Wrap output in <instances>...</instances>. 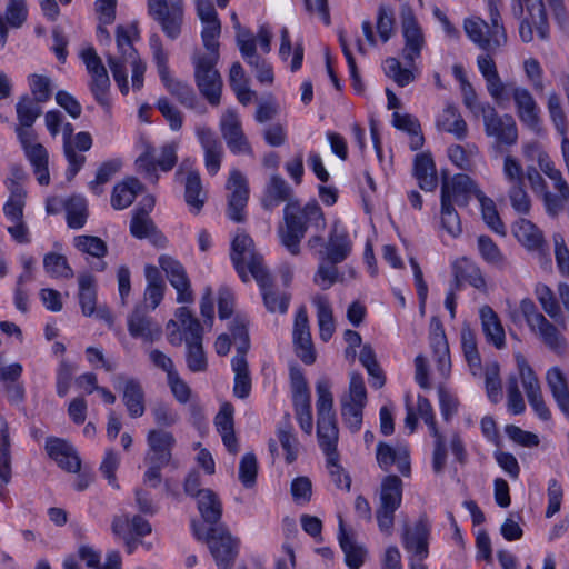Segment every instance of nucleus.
I'll use <instances>...</instances> for the list:
<instances>
[{
	"instance_id": "c9c22d12",
	"label": "nucleus",
	"mask_w": 569,
	"mask_h": 569,
	"mask_svg": "<svg viewBox=\"0 0 569 569\" xmlns=\"http://www.w3.org/2000/svg\"><path fill=\"white\" fill-rule=\"evenodd\" d=\"M122 399L131 418L142 417L146 411L144 391L136 379H124L122 386Z\"/></svg>"
},
{
	"instance_id": "e2e57ef3",
	"label": "nucleus",
	"mask_w": 569,
	"mask_h": 569,
	"mask_svg": "<svg viewBox=\"0 0 569 569\" xmlns=\"http://www.w3.org/2000/svg\"><path fill=\"white\" fill-rule=\"evenodd\" d=\"M67 223L72 229H80L88 217L87 202L82 197H72L66 202Z\"/></svg>"
},
{
	"instance_id": "de8ad7c7",
	"label": "nucleus",
	"mask_w": 569,
	"mask_h": 569,
	"mask_svg": "<svg viewBox=\"0 0 569 569\" xmlns=\"http://www.w3.org/2000/svg\"><path fill=\"white\" fill-rule=\"evenodd\" d=\"M339 528V542L345 552L346 563L350 569H359L365 561L366 550L347 533L342 520H340Z\"/></svg>"
},
{
	"instance_id": "0e129e2a",
	"label": "nucleus",
	"mask_w": 569,
	"mask_h": 569,
	"mask_svg": "<svg viewBox=\"0 0 569 569\" xmlns=\"http://www.w3.org/2000/svg\"><path fill=\"white\" fill-rule=\"evenodd\" d=\"M478 200L481 206L482 218L487 226L496 233L505 236L506 228L499 217L495 202L483 193H478Z\"/></svg>"
},
{
	"instance_id": "412c9836",
	"label": "nucleus",
	"mask_w": 569,
	"mask_h": 569,
	"mask_svg": "<svg viewBox=\"0 0 569 569\" xmlns=\"http://www.w3.org/2000/svg\"><path fill=\"white\" fill-rule=\"evenodd\" d=\"M128 331L131 337L144 342H154L161 338V326L147 313V307L138 306L128 317Z\"/></svg>"
},
{
	"instance_id": "5fc2aeb1",
	"label": "nucleus",
	"mask_w": 569,
	"mask_h": 569,
	"mask_svg": "<svg viewBox=\"0 0 569 569\" xmlns=\"http://www.w3.org/2000/svg\"><path fill=\"white\" fill-rule=\"evenodd\" d=\"M111 528L114 535H122L128 528L138 537H143L151 532V525L140 516H133L131 519L127 516L114 517Z\"/></svg>"
},
{
	"instance_id": "bf43d9fd",
	"label": "nucleus",
	"mask_w": 569,
	"mask_h": 569,
	"mask_svg": "<svg viewBox=\"0 0 569 569\" xmlns=\"http://www.w3.org/2000/svg\"><path fill=\"white\" fill-rule=\"evenodd\" d=\"M74 248L83 254L103 258L108 252L107 243L99 237L81 234L73 238Z\"/></svg>"
},
{
	"instance_id": "49530a36",
	"label": "nucleus",
	"mask_w": 569,
	"mask_h": 569,
	"mask_svg": "<svg viewBox=\"0 0 569 569\" xmlns=\"http://www.w3.org/2000/svg\"><path fill=\"white\" fill-rule=\"evenodd\" d=\"M198 509L207 523L216 525L221 518L222 506L218 496L210 489L198 492Z\"/></svg>"
},
{
	"instance_id": "3c124183",
	"label": "nucleus",
	"mask_w": 569,
	"mask_h": 569,
	"mask_svg": "<svg viewBox=\"0 0 569 569\" xmlns=\"http://www.w3.org/2000/svg\"><path fill=\"white\" fill-rule=\"evenodd\" d=\"M392 123L397 129L406 131L411 136V148L413 150L419 149L423 144L421 127L416 117L395 112L392 114Z\"/></svg>"
},
{
	"instance_id": "bb28decb",
	"label": "nucleus",
	"mask_w": 569,
	"mask_h": 569,
	"mask_svg": "<svg viewBox=\"0 0 569 569\" xmlns=\"http://www.w3.org/2000/svg\"><path fill=\"white\" fill-rule=\"evenodd\" d=\"M197 136L204 150V163L207 171L210 176H214L218 173L221 166L223 154L222 144L210 128H197Z\"/></svg>"
},
{
	"instance_id": "a18cd8bd",
	"label": "nucleus",
	"mask_w": 569,
	"mask_h": 569,
	"mask_svg": "<svg viewBox=\"0 0 569 569\" xmlns=\"http://www.w3.org/2000/svg\"><path fill=\"white\" fill-rule=\"evenodd\" d=\"M231 367L234 372L233 392L238 398L244 399L251 391V377L246 356L236 355L231 360Z\"/></svg>"
},
{
	"instance_id": "aec40b11",
	"label": "nucleus",
	"mask_w": 569,
	"mask_h": 569,
	"mask_svg": "<svg viewBox=\"0 0 569 569\" xmlns=\"http://www.w3.org/2000/svg\"><path fill=\"white\" fill-rule=\"evenodd\" d=\"M159 264L166 272L171 286L177 290V301L179 303H191L193 301V293L183 266L169 256H161Z\"/></svg>"
},
{
	"instance_id": "f3484780",
	"label": "nucleus",
	"mask_w": 569,
	"mask_h": 569,
	"mask_svg": "<svg viewBox=\"0 0 569 569\" xmlns=\"http://www.w3.org/2000/svg\"><path fill=\"white\" fill-rule=\"evenodd\" d=\"M532 189L541 194L549 214L557 216L569 200V184L566 180H531Z\"/></svg>"
},
{
	"instance_id": "9b49d317",
	"label": "nucleus",
	"mask_w": 569,
	"mask_h": 569,
	"mask_svg": "<svg viewBox=\"0 0 569 569\" xmlns=\"http://www.w3.org/2000/svg\"><path fill=\"white\" fill-rule=\"evenodd\" d=\"M148 13L156 20L164 34L170 39H177L181 33L183 22L182 0H173L170 4L167 0H147Z\"/></svg>"
},
{
	"instance_id": "c03bdc74",
	"label": "nucleus",
	"mask_w": 569,
	"mask_h": 569,
	"mask_svg": "<svg viewBox=\"0 0 569 569\" xmlns=\"http://www.w3.org/2000/svg\"><path fill=\"white\" fill-rule=\"evenodd\" d=\"M313 305L317 308V319L319 326V336L321 340L327 342L335 332V320L332 308L327 297L317 295L312 299Z\"/></svg>"
},
{
	"instance_id": "338daca9",
	"label": "nucleus",
	"mask_w": 569,
	"mask_h": 569,
	"mask_svg": "<svg viewBox=\"0 0 569 569\" xmlns=\"http://www.w3.org/2000/svg\"><path fill=\"white\" fill-rule=\"evenodd\" d=\"M248 323L246 317L237 316L230 325V331L237 348L236 355L246 356L250 348Z\"/></svg>"
},
{
	"instance_id": "ea45409f",
	"label": "nucleus",
	"mask_w": 569,
	"mask_h": 569,
	"mask_svg": "<svg viewBox=\"0 0 569 569\" xmlns=\"http://www.w3.org/2000/svg\"><path fill=\"white\" fill-rule=\"evenodd\" d=\"M317 435L319 446L326 456H330L331 460L337 452V442L339 438V430L335 418H318L317 419Z\"/></svg>"
},
{
	"instance_id": "f257e3e1",
	"label": "nucleus",
	"mask_w": 569,
	"mask_h": 569,
	"mask_svg": "<svg viewBox=\"0 0 569 569\" xmlns=\"http://www.w3.org/2000/svg\"><path fill=\"white\" fill-rule=\"evenodd\" d=\"M490 23L479 17L467 18L463 29L468 38L480 49L495 52L507 43V33L501 22L497 3L489 1Z\"/></svg>"
},
{
	"instance_id": "4d7b16f0",
	"label": "nucleus",
	"mask_w": 569,
	"mask_h": 569,
	"mask_svg": "<svg viewBox=\"0 0 569 569\" xmlns=\"http://www.w3.org/2000/svg\"><path fill=\"white\" fill-rule=\"evenodd\" d=\"M176 318L181 331L183 332L184 341L202 339V326L187 307L178 308L176 311Z\"/></svg>"
},
{
	"instance_id": "2f4dec72",
	"label": "nucleus",
	"mask_w": 569,
	"mask_h": 569,
	"mask_svg": "<svg viewBox=\"0 0 569 569\" xmlns=\"http://www.w3.org/2000/svg\"><path fill=\"white\" fill-rule=\"evenodd\" d=\"M46 450L62 469L69 472L80 470L81 461L77 456L72 446L59 438H50L47 440Z\"/></svg>"
},
{
	"instance_id": "6ab92c4d",
	"label": "nucleus",
	"mask_w": 569,
	"mask_h": 569,
	"mask_svg": "<svg viewBox=\"0 0 569 569\" xmlns=\"http://www.w3.org/2000/svg\"><path fill=\"white\" fill-rule=\"evenodd\" d=\"M177 163V148L174 144H166L161 149L159 157L154 156L153 150L147 149L137 160L136 164L141 173L152 176L158 171L163 173L170 171Z\"/></svg>"
},
{
	"instance_id": "423d86ee",
	"label": "nucleus",
	"mask_w": 569,
	"mask_h": 569,
	"mask_svg": "<svg viewBox=\"0 0 569 569\" xmlns=\"http://www.w3.org/2000/svg\"><path fill=\"white\" fill-rule=\"evenodd\" d=\"M402 481L398 476L391 475L383 478L380 487L379 506L376 518L380 531L390 536L395 522V512L401 506Z\"/></svg>"
},
{
	"instance_id": "c756f323",
	"label": "nucleus",
	"mask_w": 569,
	"mask_h": 569,
	"mask_svg": "<svg viewBox=\"0 0 569 569\" xmlns=\"http://www.w3.org/2000/svg\"><path fill=\"white\" fill-rule=\"evenodd\" d=\"M351 250L352 242L348 233L335 227L330 232L325 249L319 252V259H325L332 263H341L349 257Z\"/></svg>"
},
{
	"instance_id": "e433bc0d",
	"label": "nucleus",
	"mask_w": 569,
	"mask_h": 569,
	"mask_svg": "<svg viewBox=\"0 0 569 569\" xmlns=\"http://www.w3.org/2000/svg\"><path fill=\"white\" fill-rule=\"evenodd\" d=\"M530 330L536 333L553 352L563 355L567 351L568 342L566 338L547 318L540 320V322L532 327Z\"/></svg>"
},
{
	"instance_id": "393cba45",
	"label": "nucleus",
	"mask_w": 569,
	"mask_h": 569,
	"mask_svg": "<svg viewBox=\"0 0 569 569\" xmlns=\"http://www.w3.org/2000/svg\"><path fill=\"white\" fill-rule=\"evenodd\" d=\"M149 447L146 460L169 463L172 458V449L176 446V438L172 432L164 429H151L147 435Z\"/></svg>"
},
{
	"instance_id": "09e8293b",
	"label": "nucleus",
	"mask_w": 569,
	"mask_h": 569,
	"mask_svg": "<svg viewBox=\"0 0 569 569\" xmlns=\"http://www.w3.org/2000/svg\"><path fill=\"white\" fill-rule=\"evenodd\" d=\"M461 346L471 373L473 376L479 375L481 358L477 348L476 333L468 325H465L461 329Z\"/></svg>"
},
{
	"instance_id": "20e7f679",
	"label": "nucleus",
	"mask_w": 569,
	"mask_h": 569,
	"mask_svg": "<svg viewBox=\"0 0 569 569\" xmlns=\"http://www.w3.org/2000/svg\"><path fill=\"white\" fill-rule=\"evenodd\" d=\"M219 52L197 54L193 57L196 83L201 94L211 106L220 103L222 79L216 68Z\"/></svg>"
},
{
	"instance_id": "a878e982",
	"label": "nucleus",
	"mask_w": 569,
	"mask_h": 569,
	"mask_svg": "<svg viewBox=\"0 0 569 569\" xmlns=\"http://www.w3.org/2000/svg\"><path fill=\"white\" fill-rule=\"evenodd\" d=\"M228 217L236 222H242L246 218L244 209L249 200V186L247 180H228L226 186Z\"/></svg>"
},
{
	"instance_id": "13d9d810",
	"label": "nucleus",
	"mask_w": 569,
	"mask_h": 569,
	"mask_svg": "<svg viewBox=\"0 0 569 569\" xmlns=\"http://www.w3.org/2000/svg\"><path fill=\"white\" fill-rule=\"evenodd\" d=\"M16 113L18 124L33 126L36 120L41 116L42 108L40 103L32 100L30 96L23 94L16 104Z\"/></svg>"
},
{
	"instance_id": "a211bd4d",
	"label": "nucleus",
	"mask_w": 569,
	"mask_h": 569,
	"mask_svg": "<svg viewBox=\"0 0 569 569\" xmlns=\"http://www.w3.org/2000/svg\"><path fill=\"white\" fill-rule=\"evenodd\" d=\"M292 336L296 355L306 365H312L316 361V350L312 343L309 320L305 307H300L297 311Z\"/></svg>"
},
{
	"instance_id": "774afa93",
	"label": "nucleus",
	"mask_w": 569,
	"mask_h": 569,
	"mask_svg": "<svg viewBox=\"0 0 569 569\" xmlns=\"http://www.w3.org/2000/svg\"><path fill=\"white\" fill-rule=\"evenodd\" d=\"M395 11L390 6L381 3L377 11V32L382 42H387L395 33Z\"/></svg>"
},
{
	"instance_id": "1a4fd4ad",
	"label": "nucleus",
	"mask_w": 569,
	"mask_h": 569,
	"mask_svg": "<svg viewBox=\"0 0 569 569\" xmlns=\"http://www.w3.org/2000/svg\"><path fill=\"white\" fill-rule=\"evenodd\" d=\"M236 43L243 60L254 71L257 80L262 84H271L274 79L272 67L256 51L253 33L237 24Z\"/></svg>"
},
{
	"instance_id": "5701e85b",
	"label": "nucleus",
	"mask_w": 569,
	"mask_h": 569,
	"mask_svg": "<svg viewBox=\"0 0 569 569\" xmlns=\"http://www.w3.org/2000/svg\"><path fill=\"white\" fill-rule=\"evenodd\" d=\"M260 287L263 305L269 312L286 313L290 302V295L274 288L268 270L253 277Z\"/></svg>"
},
{
	"instance_id": "39448f33",
	"label": "nucleus",
	"mask_w": 569,
	"mask_h": 569,
	"mask_svg": "<svg viewBox=\"0 0 569 569\" xmlns=\"http://www.w3.org/2000/svg\"><path fill=\"white\" fill-rule=\"evenodd\" d=\"M525 7L529 18L522 19L520 22L519 34L521 40L523 42H531L533 40V26L540 39H548L549 24L542 0H512L511 12L513 17L517 19L522 18Z\"/></svg>"
},
{
	"instance_id": "4be33fe9",
	"label": "nucleus",
	"mask_w": 569,
	"mask_h": 569,
	"mask_svg": "<svg viewBox=\"0 0 569 569\" xmlns=\"http://www.w3.org/2000/svg\"><path fill=\"white\" fill-rule=\"evenodd\" d=\"M220 131L231 152L247 153L250 151V144L242 131L240 119L233 110H227L222 114Z\"/></svg>"
},
{
	"instance_id": "052dcab7",
	"label": "nucleus",
	"mask_w": 569,
	"mask_h": 569,
	"mask_svg": "<svg viewBox=\"0 0 569 569\" xmlns=\"http://www.w3.org/2000/svg\"><path fill=\"white\" fill-rule=\"evenodd\" d=\"M330 388L331 385L327 379H320L317 382V419L336 417L333 412V397Z\"/></svg>"
},
{
	"instance_id": "f704fd0d",
	"label": "nucleus",
	"mask_w": 569,
	"mask_h": 569,
	"mask_svg": "<svg viewBox=\"0 0 569 569\" xmlns=\"http://www.w3.org/2000/svg\"><path fill=\"white\" fill-rule=\"evenodd\" d=\"M436 126L439 130L463 140L468 134V126L455 104L448 103L438 116Z\"/></svg>"
},
{
	"instance_id": "72a5a7b5",
	"label": "nucleus",
	"mask_w": 569,
	"mask_h": 569,
	"mask_svg": "<svg viewBox=\"0 0 569 569\" xmlns=\"http://www.w3.org/2000/svg\"><path fill=\"white\" fill-rule=\"evenodd\" d=\"M453 276L455 281L452 286L457 290H460L462 282H468L476 289H485L486 280L482 276L480 268L467 258H461L453 263Z\"/></svg>"
},
{
	"instance_id": "603ef678",
	"label": "nucleus",
	"mask_w": 569,
	"mask_h": 569,
	"mask_svg": "<svg viewBox=\"0 0 569 569\" xmlns=\"http://www.w3.org/2000/svg\"><path fill=\"white\" fill-rule=\"evenodd\" d=\"M79 302L84 316H92L94 313L97 293L94 278L89 273L79 276Z\"/></svg>"
},
{
	"instance_id": "7ed1b4c3",
	"label": "nucleus",
	"mask_w": 569,
	"mask_h": 569,
	"mask_svg": "<svg viewBox=\"0 0 569 569\" xmlns=\"http://www.w3.org/2000/svg\"><path fill=\"white\" fill-rule=\"evenodd\" d=\"M150 48L152 50L159 77L167 90L184 107L196 109L198 106V99L193 89L189 84L176 80L170 76L168 54L164 51L161 39L158 34H152L150 37Z\"/></svg>"
},
{
	"instance_id": "cd10ccee",
	"label": "nucleus",
	"mask_w": 569,
	"mask_h": 569,
	"mask_svg": "<svg viewBox=\"0 0 569 569\" xmlns=\"http://www.w3.org/2000/svg\"><path fill=\"white\" fill-rule=\"evenodd\" d=\"M511 96L520 121L530 129L536 130L540 120L539 107L530 91L522 87H513L511 89Z\"/></svg>"
},
{
	"instance_id": "37998d69",
	"label": "nucleus",
	"mask_w": 569,
	"mask_h": 569,
	"mask_svg": "<svg viewBox=\"0 0 569 569\" xmlns=\"http://www.w3.org/2000/svg\"><path fill=\"white\" fill-rule=\"evenodd\" d=\"M147 288L144 291V301L150 308L156 309L163 299L164 281L159 269L154 266H147L144 269Z\"/></svg>"
},
{
	"instance_id": "0eeeda50",
	"label": "nucleus",
	"mask_w": 569,
	"mask_h": 569,
	"mask_svg": "<svg viewBox=\"0 0 569 569\" xmlns=\"http://www.w3.org/2000/svg\"><path fill=\"white\" fill-rule=\"evenodd\" d=\"M366 403L367 391L363 379L359 373H352L349 391L340 399L342 421L352 433L361 429Z\"/></svg>"
},
{
	"instance_id": "864d4df0",
	"label": "nucleus",
	"mask_w": 569,
	"mask_h": 569,
	"mask_svg": "<svg viewBox=\"0 0 569 569\" xmlns=\"http://www.w3.org/2000/svg\"><path fill=\"white\" fill-rule=\"evenodd\" d=\"M44 271L54 279H71L74 276L66 256L48 252L43 257Z\"/></svg>"
},
{
	"instance_id": "79ce46f5",
	"label": "nucleus",
	"mask_w": 569,
	"mask_h": 569,
	"mask_svg": "<svg viewBox=\"0 0 569 569\" xmlns=\"http://www.w3.org/2000/svg\"><path fill=\"white\" fill-rule=\"evenodd\" d=\"M142 190L140 180H123L117 183L111 196L112 208L116 210L128 208Z\"/></svg>"
},
{
	"instance_id": "f8f14e48",
	"label": "nucleus",
	"mask_w": 569,
	"mask_h": 569,
	"mask_svg": "<svg viewBox=\"0 0 569 569\" xmlns=\"http://www.w3.org/2000/svg\"><path fill=\"white\" fill-rule=\"evenodd\" d=\"M400 19L402 34L405 38V47L402 57L408 66L413 64L415 60L420 57L421 50L426 43L421 27L418 23L412 7L405 2L400 8Z\"/></svg>"
},
{
	"instance_id": "8fccbe9b",
	"label": "nucleus",
	"mask_w": 569,
	"mask_h": 569,
	"mask_svg": "<svg viewBox=\"0 0 569 569\" xmlns=\"http://www.w3.org/2000/svg\"><path fill=\"white\" fill-rule=\"evenodd\" d=\"M9 189L10 197L3 206L4 216L9 221L22 220L26 191L16 180L11 181Z\"/></svg>"
},
{
	"instance_id": "f03ea898",
	"label": "nucleus",
	"mask_w": 569,
	"mask_h": 569,
	"mask_svg": "<svg viewBox=\"0 0 569 569\" xmlns=\"http://www.w3.org/2000/svg\"><path fill=\"white\" fill-rule=\"evenodd\" d=\"M198 540H204L214 558L219 569H231L237 556V540L223 526H216L204 530L202 526L192 523Z\"/></svg>"
},
{
	"instance_id": "ddd939ff",
	"label": "nucleus",
	"mask_w": 569,
	"mask_h": 569,
	"mask_svg": "<svg viewBox=\"0 0 569 569\" xmlns=\"http://www.w3.org/2000/svg\"><path fill=\"white\" fill-rule=\"evenodd\" d=\"M482 117L486 133L493 137L498 143L511 146L517 142V124L511 116H499L496 109L487 103L482 108Z\"/></svg>"
},
{
	"instance_id": "dca6fc26",
	"label": "nucleus",
	"mask_w": 569,
	"mask_h": 569,
	"mask_svg": "<svg viewBox=\"0 0 569 569\" xmlns=\"http://www.w3.org/2000/svg\"><path fill=\"white\" fill-rule=\"evenodd\" d=\"M417 411L419 417L423 419L426 425L429 427L430 435L435 438L432 468L436 473H440L446 465L447 450L445 438L437 428L430 401L427 398L419 396L417 400Z\"/></svg>"
},
{
	"instance_id": "473e14b6",
	"label": "nucleus",
	"mask_w": 569,
	"mask_h": 569,
	"mask_svg": "<svg viewBox=\"0 0 569 569\" xmlns=\"http://www.w3.org/2000/svg\"><path fill=\"white\" fill-rule=\"evenodd\" d=\"M284 202L288 209L296 204L291 186L286 180H270L261 198L262 207L267 210H272Z\"/></svg>"
},
{
	"instance_id": "4c0bfd02",
	"label": "nucleus",
	"mask_w": 569,
	"mask_h": 569,
	"mask_svg": "<svg viewBox=\"0 0 569 569\" xmlns=\"http://www.w3.org/2000/svg\"><path fill=\"white\" fill-rule=\"evenodd\" d=\"M546 379L558 407L569 418V387L565 375L553 367L547 371Z\"/></svg>"
},
{
	"instance_id": "58836bf2",
	"label": "nucleus",
	"mask_w": 569,
	"mask_h": 569,
	"mask_svg": "<svg viewBox=\"0 0 569 569\" xmlns=\"http://www.w3.org/2000/svg\"><path fill=\"white\" fill-rule=\"evenodd\" d=\"M27 6L24 0H8L4 14H0V39L4 46L8 36L7 23L11 28H19L27 19Z\"/></svg>"
},
{
	"instance_id": "680f3d73",
	"label": "nucleus",
	"mask_w": 569,
	"mask_h": 569,
	"mask_svg": "<svg viewBox=\"0 0 569 569\" xmlns=\"http://www.w3.org/2000/svg\"><path fill=\"white\" fill-rule=\"evenodd\" d=\"M130 232L137 239H154L158 236L157 228L146 210L134 212L130 222Z\"/></svg>"
},
{
	"instance_id": "6e6552de",
	"label": "nucleus",
	"mask_w": 569,
	"mask_h": 569,
	"mask_svg": "<svg viewBox=\"0 0 569 569\" xmlns=\"http://www.w3.org/2000/svg\"><path fill=\"white\" fill-rule=\"evenodd\" d=\"M231 259L244 282L249 280L247 270L252 277L267 270L262 257L254 250L252 239L244 232H238L236 234L232 241Z\"/></svg>"
},
{
	"instance_id": "c85d7f7f",
	"label": "nucleus",
	"mask_w": 569,
	"mask_h": 569,
	"mask_svg": "<svg viewBox=\"0 0 569 569\" xmlns=\"http://www.w3.org/2000/svg\"><path fill=\"white\" fill-rule=\"evenodd\" d=\"M376 458L379 467L385 471L389 470V468L396 463L401 475H410L409 451L403 446L392 448L386 442H379Z\"/></svg>"
},
{
	"instance_id": "6e6d98bb",
	"label": "nucleus",
	"mask_w": 569,
	"mask_h": 569,
	"mask_svg": "<svg viewBox=\"0 0 569 569\" xmlns=\"http://www.w3.org/2000/svg\"><path fill=\"white\" fill-rule=\"evenodd\" d=\"M478 250L481 258L489 264L503 270L508 267V261L498 246L488 236L478 237Z\"/></svg>"
},
{
	"instance_id": "4468645a",
	"label": "nucleus",
	"mask_w": 569,
	"mask_h": 569,
	"mask_svg": "<svg viewBox=\"0 0 569 569\" xmlns=\"http://www.w3.org/2000/svg\"><path fill=\"white\" fill-rule=\"evenodd\" d=\"M516 361L530 406L533 408L540 419L549 420L551 413L542 398L539 380L536 377L532 368L529 366L528 361L521 353L516 355Z\"/></svg>"
},
{
	"instance_id": "a19ab883",
	"label": "nucleus",
	"mask_w": 569,
	"mask_h": 569,
	"mask_svg": "<svg viewBox=\"0 0 569 569\" xmlns=\"http://www.w3.org/2000/svg\"><path fill=\"white\" fill-rule=\"evenodd\" d=\"M513 234L528 250L545 252V240L541 231L529 220L520 219L513 227Z\"/></svg>"
},
{
	"instance_id": "b1692460",
	"label": "nucleus",
	"mask_w": 569,
	"mask_h": 569,
	"mask_svg": "<svg viewBox=\"0 0 569 569\" xmlns=\"http://www.w3.org/2000/svg\"><path fill=\"white\" fill-rule=\"evenodd\" d=\"M478 193L482 192L473 180H442L441 202L463 207L472 197L478 199Z\"/></svg>"
},
{
	"instance_id": "7c9ffc66",
	"label": "nucleus",
	"mask_w": 569,
	"mask_h": 569,
	"mask_svg": "<svg viewBox=\"0 0 569 569\" xmlns=\"http://www.w3.org/2000/svg\"><path fill=\"white\" fill-rule=\"evenodd\" d=\"M481 329L488 343L497 349L506 347V333L498 313L488 305L479 309Z\"/></svg>"
},
{
	"instance_id": "2eb2a0df",
	"label": "nucleus",
	"mask_w": 569,
	"mask_h": 569,
	"mask_svg": "<svg viewBox=\"0 0 569 569\" xmlns=\"http://www.w3.org/2000/svg\"><path fill=\"white\" fill-rule=\"evenodd\" d=\"M401 538L405 550L410 553V561H423L428 558L430 523L425 516L413 527H406Z\"/></svg>"
},
{
	"instance_id": "9d476101",
	"label": "nucleus",
	"mask_w": 569,
	"mask_h": 569,
	"mask_svg": "<svg viewBox=\"0 0 569 569\" xmlns=\"http://www.w3.org/2000/svg\"><path fill=\"white\" fill-rule=\"evenodd\" d=\"M116 38L120 57H113L109 54L107 60L113 79L117 82L121 93L128 94L129 83L126 64L132 62V60L140 59V57L132 46L129 32L124 27H117Z\"/></svg>"
},
{
	"instance_id": "69168bd1",
	"label": "nucleus",
	"mask_w": 569,
	"mask_h": 569,
	"mask_svg": "<svg viewBox=\"0 0 569 569\" xmlns=\"http://www.w3.org/2000/svg\"><path fill=\"white\" fill-rule=\"evenodd\" d=\"M208 198V192L201 183V180H187L184 187V200L190 210L194 213L200 212Z\"/></svg>"
}]
</instances>
